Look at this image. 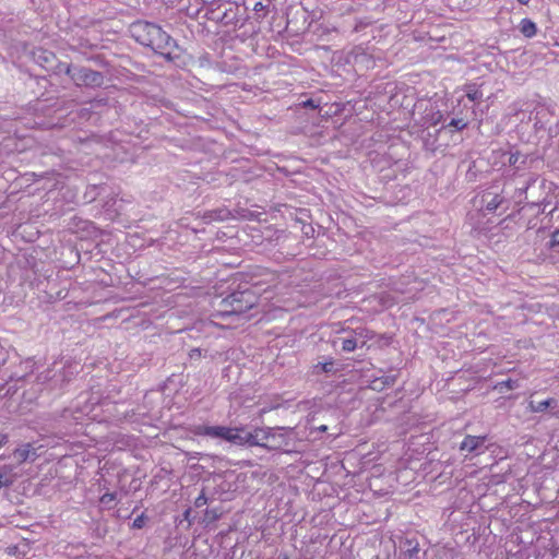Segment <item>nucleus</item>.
Masks as SVG:
<instances>
[{"label": "nucleus", "mask_w": 559, "mask_h": 559, "mask_svg": "<svg viewBox=\"0 0 559 559\" xmlns=\"http://www.w3.org/2000/svg\"><path fill=\"white\" fill-rule=\"evenodd\" d=\"M38 58H43L47 62L50 58H53V55L51 52L47 53L46 51H43Z\"/></svg>", "instance_id": "obj_30"}, {"label": "nucleus", "mask_w": 559, "mask_h": 559, "mask_svg": "<svg viewBox=\"0 0 559 559\" xmlns=\"http://www.w3.org/2000/svg\"><path fill=\"white\" fill-rule=\"evenodd\" d=\"M13 454L20 464L27 461L34 462L38 457L37 450L31 443H25L15 449Z\"/></svg>", "instance_id": "obj_10"}, {"label": "nucleus", "mask_w": 559, "mask_h": 559, "mask_svg": "<svg viewBox=\"0 0 559 559\" xmlns=\"http://www.w3.org/2000/svg\"><path fill=\"white\" fill-rule=\"evenodd\" d=\"M437 116H438V117L433 120V124H436L437 122H439V121H440V119H441V117H442V115H441L439 111L437 112Z\"/></svg>", "instance_id": "obj_32"}, {"label": "nucleus", "mask_w": 559, "mask_h": 559, "mask_svg": "<svg viewBox=\"0 0 559 559\" xmlns=\"http://www.w3.org/2000/svg\"><path fill=\"white\" fill-rule=\"evenodd\" d=\"M238 429L239 428H237V427L231 428V427H225V426L200 425L194 428L193 432L197 436H207L211 438H219V439L226 440L228 442H231L234 444H237V441H239Z\"/></svg>", "instance_id": "obj_5"}, {"label": "nucleus", "mask_w": 559, "mask_h": 559, "mask_svg": "<svg viewBox=\"0 0 559 559\" xmlns=\"http://www.w3.org/2000/svg\"><path fill=\"white\" fill-rule=\"evenodd\" d=\"M193 67H199V68H205V67H211V60H210V57L207 53L205 55H201L199 58H198V62H193L192 63Z\"/></svg>", "instance_id": "obj_23"}, {"label": "nucleus", "mask_w": 559, "mask_h": 559, "mask_svg": "<svg viewBox=\"0 0 559 559\" xmlns=\"http://www.w3.org/2000/svg\"><path fill=\"white\" fill-rule=\"evenodd\" d=\"M466 97L469 102L474 103L483 98V93L478 88L469 86L466 92Z\"/></svg>", "instance_id": "obj_19"}, {"label": "nucleus", "mask_w": 559, "mask_h": 559, "mask_svg": "<svg viewBox=\"0 0 559 559\" xmlns=\"http://www.w3.org/2000/svg\"><path fill=\"white\" fill-rule=\"evenodd\" d=\"M25 364H26V366H27V367H29V368H32V367H33V362H32V360H26V361H25Z\"/></svg>", "instance_id": "obj_35"}, {"label": "nucleus", "mask_w": 559, "mask_h": 559, "mask_svg": "<svg viewBox=\"0 0 559 559\" xmlns=\"http://www.w3.org/2000/svg\"><path fill=\"white\" fill-rule=\"evenodd\" d=\"M238 5H230L229 9L225 10L222 16L218 17V21L224 26L234 25L235 27H241L243 26L246 19L238 17Z\"/></svg>", "instance_id": "obj_9"}, {"label": "nucleus", "mask_w": 559, "mask_h": 559, "mask_svg": "<svg viewBox=\"0 0 559 559\" xmlns=\"http://www.w3.org/2000/svg\"><path fill=\"white\" fill-rule=\"evenodd\" d=\"M379 381H380V380H374V382H373V388H374V389H377V388H378V386H377V383H378Z\"/></svg>", "instance_id": "obj_39"}, {"label": "nucleus", "mask_w": 559, "mask_h": 559, "mask_svg": "<svg viewBox=\"0 0 559 559\" xmlns=\"http://www.w3.org/2000/svg\"><path fill=\"white\" fill-rule=\"evenodd\" d=\"M503 202V197L493 191H485L481 194V203L486 211L493 212Z\"/></svg>", "instance_id": "obj_11"}, {"label": "nucleus", "mask_w": 559, "mask_h": 559, "mask_svg": "<svg viewBox=\"0 0 559 559\" xmlns=\"http://www.w3.org/2000/svg\"><path fill=\"white\" fill-rule=\"evenodd\" d=\"M286 32L298 36L308 31L311 21L308 11L301 5H289L286 9Z\"/></svg>", "instance_id": "obj_4"}, {"label": "nucleus", "mask_w": 559, "mask_h": 559, "mask_svg": "<svg viewBox=\"0 0 559 559\" xmlns=\"http://www.w3.org/2000/svg\"><path fill=\"white\" fill-rule=\"evenodd\" d=\"M215 0H203L204 3H212L214 2Z\"/></svg>", "instance_id": "obj_38"}, {"label": "nucleus", "mask_w": 559, "mask_h": 559, "mask_svg": "<svg viewBox=\"0 0 559 559\" xmlns=\"http://www.w3.org/2000/svg\"><path fill=\"white\" fill-rule=\"evenodd\" d=\"M552 209L549 211V214H552L554 212H556L558 209H559V189L555 191L554 193V203H552Z\"/></svg>", "instance_id": "obj_27"}, {"label": "nucleus", "mask_w": 559, "mask_h": 559, "mask_svg": "<svg viewBox=\"0 0 559 559\" xmlns=\"http://www.w3.org/2000/svg\"><path fill=\"white\" fill-rule=\"evenodd\" d=\"M115 500H116V493H114V492H106L100 497V503L107 508H111Z\"/></svg>", "instance_id": "obj_22"}, {"label": "nucleus", "mask_w": 559, "mask_h": 559, "mask_svg": "<svg viewBox=\"0 0 559 559\" xmlns=\"http://www.w3.org/2000/svg\"><path fill=\"white\" fill-rule=\"evenodd\" d=\"M314 369L317 372L320 370L322 372L330 373V372H333V370H334V362H333V360L319 362L314 366Z\"/></svg>", "instance_id": "obj_21"}, {"label": "nucleus", "mask_w": 559, "mask_h": 559, "mask_svg": "<svg viewBox=\"0 0 559 559\" xmlns=\"http://www.w3.org/2000/svg\"><path fill=\"white\" fill-rule=\"evenodd\" d=\"M332 61L335 67L350 66L353 68L366 69L374 67L372 58L360 47H355L349 51H336L333 53Z\"/></svg>", "instance_id": "obj_3"}, {"label": "nucleus", "mask_w": 559, "mask_h": 559, "mask_svg": "<svg viewBox=\"0 0 559 559\" xmlns=\"http://www.w3.org/2000/svg\"><path fill=\"white\" fill-rule=\"evenodd\" d=\"M257 304L258 296L252 289L247 288L234 292L219 301L214 317L222 319L228 317H237L247 320L249 319L247 312L251 310Z\"/></svg>", "instance_id": "obj_2"}, {"label": "nucleus", "mask_w": 559, "mask_h": 559, "mask_svg": "<svg viewBox=\"0 0 559 559\" xmlns=\"http://www.w3.org/2000/svg\"><path fill=\"white\" fill-rule=\"evenodd\" d=\"M485 436H466L460 445L461 451L474 453L476 455L484 453L487 450L485 445Z\"/></svg>", "instance_id": "obj_7"}, {"label": "nucleus", "mask_w": 559, "mask_h": 559, "mask_svg": "<svg viewBox=\"0 0 559 559\" xmlns=\"http://www.w3.org/2000/svg\"><path fill=\"white\" fill-rule=\"evenodd\" d=\"M131 37L140 45L150 47L156 53L164 56L167 60L174 62L177 68L186 67L187 56L171 51L169 47L173 44L171 37L165 33L158 25L144 21H136L129 28Z\"/></svg>", "instance_id": "obj_1"}, {"label": "nucleus", "mask_w": 559, "mask_h": 559, "mask_svg": "<svg viewBox=\"0 0 559 559\" xmlns=\"http://www.w3.org/2000/svg\"><path fill=\"white\" fill-rule=\"evenodd\" d=\"M381 383H383V384H391V383H393V379L392 378H385L384 380H381Z\"/></svg>", "instance_id": "obj_31"}, {"label": "nucleus", "mask_w": 559, "mask_h": 559, "mask_svg": "<svg viewBox=\"0 0 559 559\" xmlns=\"http://www.w3.org/2000/svg\"><path fill=\"white\" fill-rule=\"evenodd\" d=\"M265 10H266V5L263 4L262 2H257L253 7V11L255 12L258 20L263 19L265 16V13L260 14V12H264Z\"/></svg>", "instance_id": "obj_25"}, {"label": "nucleus", "mask_w": 559, "mask_h": 559, "mask_svg": "<svg viewBox=\"0 0 559 559\" xmlns=\"http://www.w3.org/2000/svg\"><path fill=\"white\" fill-rule=\"evenodd\" d=\"M145 520H146V518L144 514L136 516L132 523V527L133 528H142L145 524Z\"/></svg>", "instance_id": "obj_26"}, {"label": "nucleus", "mask_w": 559, "mask_h": 559, "mask_svg": "<svg viewBox=\"0 0 559 559\" xmlns=\"http://www.w3.org/2000/svg\"><path fill=\"white\" fill-rule=\"evenodd\" d=\"M526 163V156L521 155L519 152L512 153L509 157V164L512 166H516L518 169L522 167Z\"/></svg>", "instance_id": "obj_18"}, {"label": "nucleus", "mask_w": 559, "mask_h": 559, "mask_svg": "<svg viewBox=\"0 0 559 559\" xmlns=\"http://www.w3.org/2000/svg\"><path fill=\"white\" fill-rule=\"evenodd\" d=\"M207 503V497L205 496L204 490L195 498L194 500V507L195 508H202Z\"/></svg>", "instance_id": "obj_24"}, {"label": "nucleus", "mask_w": 559, "mask_h": 559, "mask_svg": "<svg viewBox=\"0 0 559 559\" xmlns=\"http://www.w3.org/2000/svg\"><path fill=\"white\" fill-rule=\"evenodd\" d=\"M518 388H520V383L518 380H513V379L503 380L501 382H498L496 385V389H498L500 392H502L504 389L506 390H515Z\"/></svg>", "instance_id": "obj_17"}, {"label": "nucleus", "mask_w": 559, "mask_h": 559, "mask_svg": "<svg viewBox=\"0 0 559 559\" xmlns=\"http://www.w3.org/2000/svg\"><path fill=\"white\" fill-rule=\"evenodd\" d=\"M467 126V120L465 118H453L448 123L447 128H454L456 130H463Z\"/></svg>", "instance_id": "obj_20"}, {"label": "nucleus", "mask_w": 559, "mask_h": 559, "mask_svg": "<svg viewBox=\"0 0 559 559\" xmlns=\"http://www.w3.org/2000/svg\"><path fill=\"white\" fill-rule=\"evenodd\" d=\"M556 404H557V402L554 399H547V400L540 401V402L531 401L528 404V408L534 413H543L548 407L556 405Z\"/></svg>", "instance_id": "obj_15"}, {"label": "nucleus", "mask_w": 559, "mask_h": 559, "mask_svg": "<svg viewBox=\"0 0 559 559\" xmlns=\"http://www.w3.org/2000/svg\"><path fill=\"white\" fill-rule=\"evenodd\" d=\"M100 72H73L72 80H82L85 84L96 83L98 84Z\"/></svg>", "instance_id": "obj_13"}, {"label": "nucleus", "mask_w": 559, "mask_h": 559, "mask_svg": "<svg viewBox=\"0 0 559 559\" xmlns=\"http://www.w3.org/2000/svg\"><path fill=\"white\" fill-rule=\"evenodd\" d=\"M11 471L12 468L4 466L2 472H0V489L10 487L13 484L14 478L11 475Z\"/></svg>", "instance_id": "obj_16"}, {"label": "nucleus", "mask_w": 559, "mask_h": 559, "mask_svg": "<svg viewBox=\"0 0 559 559\" xmlns=\"http://www.w3.org/2000/svg\"><path fill=\"white\" fill-rule=\"evenodd\" d=\"M302 107L316 109L319 107V104L313 99H307L306 102L302 103Z\"/></svg>", "instance_id": "obj_28"}, {"label": "nucleus", "mask_w": 559, "mask_h": 559, "mask_svg": "<svg viewBox=\"0 0 559 559\" xmlns=\"http://www.w3.org/2000/svg\"><path fill=\"white\" fill-rule=\"evenodd\" d=\"M326 429H328V427H326V426H324V425L319 427V430H320V431H325Z\"/></svg>", "instance_id": "obj_36"}, {"label": "nucleus", "mask_w": 559, "mask_h": 559, "mask_svg": "<svg viewBox=\"0 0 559 559\" xmlns=\"http://www.w3.org/2000/svg\"><path fill=\"white\" fill-rule=\"evenodd\" d=\"M521 4L527 5L531 0H518Z\"/></svg>", "instance_id": "obj_34"}, {"label": "nucleus", "mask_w": 559, "mask_h": 559, "mask_svg": "<svg viewBox=\"0 0 559 559\" xmlns=\"http://www.w3.org/2000/svg\"><path fill=\"white\" fill-rule=\"evenodd\" d=\"M9 441V436L5 433H0V448L5 445Z\"/></svg>", "instance_id": "obj_29"}, {"label": "nucleus", "mask_w": 559, "mask_h": 559, "mask_svg": "<svg viewBox=\"0 0 559 559\" xmlns=\"http://www.w3.org/2000/svg\"><path fill=\"white\" fill-rule=\"evenodd\" d=\"M539 188L545 193V195L540 200L532 202V205H542L543 212H545L548 206L552 205L554 193L556 190H558V187L554 182L543 179L539 183Z\"/></svg>", "instance_id": "obj_8"}, {"label": "nucleus", "mask_w": 559, "mask_h": 559, "mask_svg": "<svg viewBox=\"0 0 559 559\" xmlns=\"http://www.w3.org/2000/svg\"><path fill=\"white\" fill-rule=\"evenodd\" d=\"M239 441L237 445L266 447V442L271 437L270 429L255 428L252 431H246L243 428L238 429Z\"/></svg>", "instance_id": "obj_6"}, {"label": "nucleus", "mask_w": 559, "mask_h": 559, "mask_svg": "<svg viewBox=\"0 0 559 559\" xmlns=\"http://www.w3.org/2000/svg\"><path fill=\"white\" fill-rule=\"evenodd\" d=\"M366 344V340L359 342L357 336H349L342 340V349L346 353L354 352L357 347H362Z\"/></svg>", "instance_id": "obj_14"}, {"label": "nucleus", "mask_w": 559, "mask_h": 559, "mask_svg": "<svg viewBox=\"0 0 559 559\" xmlns=\"http://www.w3.org/2000/svg\"><path fill=\"white\" fill-rule=\"evenodd\" d=\"M364 334V330H361L360 332H355V335H359L360 337L362 336Z\"/></svg>", "instance_id": "obj_37"}, {"label": "nucleus", "mask_w": 559, "mask_h": 559, "mask_svg": "<svg viewBox=\"0 0 559 559\" xmlns=\"http://www.w3.org/2000/svg\"><path fill=\"white\" fill-rule=\"evenodd\" d=\"M520 32L526 38H532L537 33V26L531 19H523L520 23Z\"/></svg>", "instance_id": "obj_12"}, {"label": "nucleus", "mask_w": 559, "mask_h": 559, "mask_svg": "<svg viewBox=\"0 0 559 559\" xmlns=\"http://www.w3.org/2000/svg\"><path fill=\"white\" fill-rule=\"evenodd\" d=\"M418 551V548L417 547H414L413 549H409L408 552H409V556H413L414 554H416Z\"/></svg>", "instance_id": "obj_33"}]
</instances>
